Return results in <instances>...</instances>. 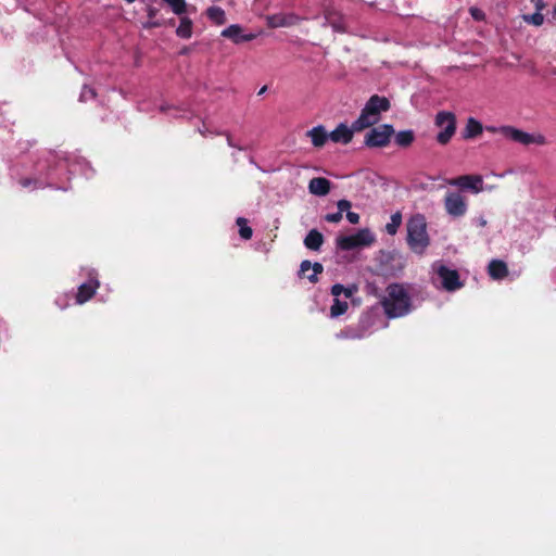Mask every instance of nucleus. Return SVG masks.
I'll list each match as a JSON object with an SVG mask.
<instances>
[{
    "label": "nucleus",
    "instance_id": "obj_1",
    "mask_svg": "<svg viewBox=\"0 0 556 556\" xmlns=\"http://www.w3.org/2000/svg\"><path fill=\"white\" fill-rule=\"evenodd\" d=\"M389 318L403 317L412 311V299L405 286L392 283L387 288V295L381 302Z\"/></svg>",
    "mask_w": 556,
    "mask_h": 556
},
{
    "label": "nucleus",
    "instance_id": "obj_2",
    "mask_svg": "<svg viewBox=\"0 0 556 556\" xmlns=\"http://www.w3.org/2000/svg\"><path fill=\"white\" fill-rule=\"evenodd\" d=\"M407 244L416 254H424L430 243L426 217L417 213L407 220Z\"/></svg>",
    "mask_w": 556,
    "mask_h": 556
},
{
    "label": "nucleus",
    "instance_id": "obj_3",
    "mask_svg": "<svg viewBox=\"0 0 556 556\" xmlns=\"http://www.w3.org/2000/svg\"><path fill=\"white\" fill-rule=\"evenodd\" d=\"M390 109V101L386 97L372 96L366 102L357 119L354 121V129H365L380 121L381 113Z\"/></svg>",
    "mask_w": 556,
    "mask_h": 556
},
{
    "label": "nucleus",
    "instance_id": "obj_4",
    "mask_svg": "<svg viewBox=\"0 0 556 556\" xmlns=\"http://www.w3.org/2000/svg\"><path fill=\"white\" fill-rule=\"evenodd\" d=\"M431 271L433 283L448 292H454L463 287L458 271L446 266L441 261L432 264Z\"/></svg>",
    "mask_w": 556,
    "mask_h": 556
},
{
    "label": "nucleus",
    "instance_id": "obj_5",
    "mask_svg": "<svg viewBox=\"0 0 556 556\" xmlns=\"http://www.w3.org/2000/svg\"><path fill=\"white\" fill-rule=\"evenodd\" d=\"M376 241V236L368 228L359 229L354 235L340 236L336 239L337 248L350 251L358 248L370 247Z\"/></svg>",
    "mask_w": 556,
    "mask_h": 556
},
{
    "label": "nucleus",
    "instance_id": "obj_6",
    "mask_svg": "<svg viewBox=\"0 0 556 556\" xmlns=\"http://www.w3.org/2000/svg\"><path fill=\"white\" fill-rule=\"evenodd\" d=\"M486 129L493 132H500L503 137L525 146L545 143V137L543 135L526 132L511 126H502L500 128L488 127Z\"/></svg>",
    "mask_w": 556,
    "mask_h": 556
},
{
    "label": "nucleus",
    "instance_id": "obj_7",
    "mask_svg": "<svg viewBox=\"0 0 556 556\" xmlns=\"http://www.w3.org/2000/svg\"><path fill=\"white\" fill-rule=\"evenodd\" d=\"M444 208L453 217H463L468 210L466 198L458 191H448L444 197Z\"/></svg>",
    "mask_w": 556,
    "mask_h": 556
},
{
    "label": "nucleus",
    "instance_id": "obj_8",
    "mask_svg": "<svg viewBox=\"0 0 556 556\" xmlns=\"http://www.w3.org/2000/svg\"><path fill=\"white\" fill-rule=\"evenodd\" d=\"M435 125L441 129L437 140L445 144L450 141L456 129L455 116L451 112H439L435 116Z\"/></svg>",
    "mask_w": 556,
    "mask_h": 556
},
{
    "label": "nucleus",
    "instance_id": "obj_9",
    "mask_svg": "<svg viewBox=\"0 0 556 556\" xmlns=\"http://www.w3.org/2000/svg\"><path fill=\"white\" fill-rule=\"evenodd\" d=\"M394 129L389 124H383L369 130L365 137V143L371 148L386 147L390 142Z\"/></svg>",
    "mask_w": 556,
    "mask_h": 556
},
{
    "label": "nucleus",
    "instance_id": "obj_10",
    "mask_svg": "<svg viewBox=\"0 0 556 556\" xmlns=\"http://www.w3.org/2000/svg\"><path fill=\"white\" fill-rule=\"evenodd\" d=\"M354 288H344L342 285H334L331 288V293L334 296L333 304L330 307V317L331 318H338L339 316L343 315L348 311V302L341 301L339 298L341 294L344 295L345 299H349L354 293Z\"/></svg>",
    "mask_w": 556,
    "mask_h": 556
},
{
    "label": "nucleus",
    "instance_id": "obj_11",
    "mask_svg": "<svg viewBox=\"0 0 556 556\" xmlns=\"http://www.w3.org/2000/svg\"><path fill=\"white\" fill-rule=\"evenodd\" d=\"M447 185L471 191L472 193H480L484 190L483 179L480 175H463L447 180Z\"/></svg>",
    "mask_w": 556,
    "mask_h": 556
},
{
    "label": "nucleus",
    "instance_id": "obj_12",
    "mask_svg": "<svg viewBox=\"0 0 556 556\" xmlns=\"http://www.w3.org/2000/svg\"><path fill=\"white\" fill-rule=\"evenodd\" d=\"M324 23L325 26H331L334 31H344V23L341 14L336 10L330 1L323 3Z\"/></svg>",
    "mask_w": 556,
    "mask_h": 556
},
{
    "label": "nucleus",
    "instance_id": "obj_13",
    "mask_svg": "<svg viewBox=\"0 0 556 556\" xmlns=\"http://www.w3.org/2000/svg\"><path fill=\"white\" fill-rule=\"evenodd\" d=\"M361 129H354V122L351 126L340 123L332 131L329 132V140L334 143L348 144L352 141L354 132Z\"/></svg>",
    "mask_w": 556,
    "mask_h": 556
},
{
    "label": "nucleus",
    "instance_id": "obj_14",
    "mask_svg": "<svg viewBox=\"0 0 556 556\" xmlns=\"http://www.w3.org/2000/svg\"><path fill=\"white\" fill-rule=\"evenodd\" d=\"M222 36L230 39L233 43H241L253 40L256 36L254 34H244L243 29L238 24H232L222 31Z\"/></svg>",
    "mask_w": 556,
    "mask_h": 556
},
{
    "label": "nucleus",
    "instance_id": "obj_15",
    "mask_svg": "<svg viewBox=\"0 0 556 556\" xmlns=\"http://www.w3.org/2000/svg\"><path fill=\"white\" fill-rule=\"evenodd\" d=\"M306 137L309 138L313 147L319 149L329 140V132L323 125H317L306 131Z\"/></svg>",
    "mask_w": 556,
    "mask_h": 556
},
{
    "label": "nucleus",
    "instance_id": "obj_16",
    "mask_svg": "<svg viewBox=\"0 0 556 556\" xmlns=\"http://www.w3.org/2000/svg\"><path fill=\"white\" fill-rule=\"evenodd\" d=\"M99 287V281L96 278H90L86 283H83L78 288L76 295V302L83 304L90 300Z\"/></svg>",
    "mask_w": 556,
    "mask_h": 556
},
{
    "label": "nucleus",
    "instance_id": "obj_17",
    "mask_svg": "<svg viewBox=\"0 0 556 556\" xmlns=\"http://www.w3.org/2000/svg\"><path fill=\"white\" fill-rule=\"evenodd\" d=\"M324 267L320 263L316 262L312 264L309 261H303L300 265L299 274L306 277L311 282L317 281V276L321 274Z\"/></svg>",
    "mask_w": 556,
    "mask_h": 556
},
{
    "label": "nucleus",
    "instance_id": "obj_18",
    "mask_svg": "<svg viewBox=\"0 0 556 556\" xmlns=\"http://www.w3.org/2000/svg\"><path fill=\"white\" fill-rule=\"evenodd\" d=\"M308 190L314 195L324 197L330 191V181L323 177L313 178L308 184Z\"/></svg>",
    "mask_w": 556,
    "mask_h": 556
},
{
    "label": "nucleus",
    "instance_id": "obj_19",
    "mask_svg": "<svg viewBox=\"0 0 556 556\" xmlns=\"http://www.w3.org/2000/svg\"><path fill=\"white\" fill-rule=\"evenodd\" d=\"M488 273L492 279L501 280L508 275L507 265L501 260H492L489 263Z\"/></svg>",
    "mask_w": 556,
    "mask_h": 556
},
{
    "label": "nucleus",
    "instance_id": "obj_20",
    "mask_svg": "<svg viewBox=\"0 0 556 556\" xmlns=\"http://www.w3.org/2000/svg\"><path fill=\"white\" fill-rule=\"evenodd\" d=\"M300 18L294 14H276L270 17V24L274 27H287L295 25Z\"/></svg>",
    "mask_w": 556,
    "mask_h": 556
},
{
    "label": "nucleus",
    "instance_id": "obj_21",
    "mask_svg": "<svg viewBox=\"0 0 556 556\" xmlns=\"http://www.w3.org/2000/svg\"><path fill=\"white\" fill-rule=\"evenodd\" d=\"M324 243L323 235L316 230L312 229L304 239V245L313 251H318Z\"/></svg>",
    "mask_w": 556,
    "mask_h": 556
},
{
    "label": "nucleus",
    "instance_id": "obj_22",
    "mask_svg": "<svg viewBox=\"0 0 556 556\" xmlns=\"http://www.w3.org/2000/svg\"><path fill=\"white\" fill-rule=\"evenodd\" d=\"M483 130L482 124L473 117L468 118L467 125L464 131L465 138H473L480 135Z\"/></svg>",
    "mask_w": 556,
    "mask_h": 556
},
{
    "label": "nucleus",
    "instance_id": "obj_23",
    "mask_svg": "<svg viewBox=\"0 0 556 556\" xmlns=\"http://www.w3.org/2000/svg\"><path fill=\"white\" fill-rule=\"evenodd\" d=\"M402 214L401 212H395L391 215L390 222L386 224V232L390 236L396 235L400 226L402 225Z\"/></svg>",
    "mask_w": 556,
    "mask_h": 556
},
{
    "label": "nucleus",
    "instance_id": "obj_24",
    "mask_svg": "<svg viewBox=\"0 0 556 556\" xmlns=\"http://www.w3.org/2000/svg\"><path fill=\"white\" fill-rule=\"evenodd\" d=\"M176 34L178 37L184 39L190 38L192 35V22L181 15L180 23L176 29Z\"/></svg>",
    "mask_w": 556,
    "mask_h": 556
},
{
    "label": "nucleus",
    "instance_id": "obj_25",
    "mask_svg": "<svg viewBox=\"0 0 556 556\" xmlns=\"http://www.w3.org/2000/svg\"><path fill=\"white\" fill-rule=\"evenodd\" d=\"M236 224L239 228V235L241 237V239L243 240H250L253 236V230L252 228L249 226V222L247 218L244 217H238L236 219Z\"/></svg>",
    "mask_w": 556,
    "mask_h": 556
},
{
    "label": "nucleus",
    "instance_id": "obj_26",
    "mask_svg": "<svg viewBox=\"0 0 556 556\" xmlns=\"http://www.w3.org/2000/svg\"><path fill=\"white\" fill-rule=\"evenodd\" d=\"M172 10V12L178 16L184 15L188 11L186 0H162Z\"/></svg>",
    "mask_w": 556,
    "mask_h": 556
},
{
    "label": "nucleus",
    "instance_id": "obj_27",
    "mask_svg": "<svg viewBox=\"0 0 556 556\" xmlns=\"http://www.w3.org/2000/svg\"><path fill=\"white\" fill-rule=\"evenodd\" d=\"M414 140V134L412 130H403L396 134L395 141L399 146H409Z\"/></svg>",
    "mask_w": 556,
    "mask_h": 556
},
{
    "label": "nucleus",
    "instance_id": "obj_28",
    "mask_svg": "<svg viewBox=\"0 0 556 556\" xmlns=\"http://www.w3.org/2000/svg\"><path fill=\"white\" fill-rule=\"evenodd\" d=\"M211 22L223 25L226 22V14L220 8L211 7Z\"/></svg>",
    "mask_w": 556,
    "mask_h": 556
},
{
    "label": "nucleus",
    "instance_id": "obj_29",
    "mask_svg": "<svg viewBox=\"0 0 556 556\" xmlns=\"http://www.w3.org/2000/svg\"><path fill=\"white\" fill-rule=\"evenodd\" d=\"M367 333L365 331H356L353 329H349L346 331H343L341 333H338V338H345V339H362L366 337Z\"/></svg>",
    "mask_w": 556,
    "mask_h": 556
},
{
    "label": "nucleus",
    "instance_id": "obj_30",
    "mask_svg": "<svg viewBox=\"0 0 556 556\" xmlns=\"http://www.w3.org/2000/svg\"><path fill=\"white\" fill-rule=\"evenodd\" d=\"M525 21L534 25V26H541L544 22V16L540 12H535L531 15H525Z\"/></svg>",
    "mask_w": 556,
    "mask_h": 556
},
{
    "label": "nucleus",
    "instance_id": "obj_31",
    "mask_svg": "<svg viewBox=\"0 0 556 556\" xmlns=\"http://www.w3.org/2000/svg\"><path fill=\"white\" fill-rule=\"evenodd\" d=\"M469 12L472 18L476 21H483L485 17L484 12L478 8L472 7L470 8Z\"/></svg>",
    "mask_w": 556,
    "mask_h": 556
},
{
    "label": "nucleus",
    "instance_id": "obj_32",
    "mask_svg": "<svg viewBox=\"0 0 556 556\" xmlns=\"http://www.w3.org/2000/svg\"><path fill=\"white\" fill-rule=\"evenodd\" d=\"M94 96H96V93H94L93 89H91L89 87H84V89L80 93V99L83 101H85V100L94 98Z\"/></svg>",
    "mask_w": 556,
    "mask_h": 556
},
{
    "label": "nucleus",
    "instance_id": "obj_33",
    "mask_svg": "<svg viewBox=\"0 0 556 556\" xmlns=\"http://www.w3.org/2000/svg\"><path fill=\"white\" fill-rule=\"evenodd\" d=\"M338 212H341V215L343 214V212H349L350 208H351V202L348 201V200H340L338 201Z\"/></svg>",
    "mask_w": 556,
    "mask_h": 556
},
{
    "label": "nucleus",
    "instance_id": "obj_34",
    "mask_svg": "<svg viewBox=\"0 0 556 556\" xmlns=\"http://www.w3.org/2000/svg\"><path fill=\"white\" fill-rule=\"evenodd\" d=\"M325 219L329 223H339L342 219L341 212L327 214Z\"/></svg>",
    "mask_w": 556,
    "mask_h": 556
},
{
    "label": "nucleus",
    "instance_id": "obj_35",
    "mask_svg": "<svg viewBox=\"0 0 556 556\" xmlns=\"http://www.w3.org/2000/svg\"><path fill=\"white\" fill-rule=\"evenodd\" d=\"M161 111L162 112H169L172 116L174 117H178L180 116V112L181 110H179L178 108H174V106H161Z\"/></svg>",
    "mask_w": 556,
    "mask_h": 556
},
{
    "label": "nucleus",
    "instance_id": "obj_36",
    "mask_svg": "<svg viewBox=\"0 0 556 556\" xmlns=\"http://www.w3.org/2000/svg\"><path fill=\"white\" fill-rule=\"evenodd\" d=\"M346 219L351 224L355 225V224H358V222H359V215L357 213H355V212L349 211L346 213Z\"/></svg>",
    "mask_w": 556,
    "mask_h": 556
},
{
    "label": "nucleus",
    "instance_id": "obj_37",
    "mask_svg": "<svg viewBox=\"0 0 556 556\" xmlns=\"http://www.w3.org/2000/svg\"><path fill=\"white\" fill-rule=\"evenodd\" d=\"M162 25H163V23H162V22L156 21V20H154V18H149V21H147L146 23H143V27H144V28H148V29H149V28H153V27H160V26H162Z\"/></svg>",
    "mask_w": 556,
    "mask_h": 556
},
{
    "label": "nucleus",
    "instance_id": "obj_38",
    "mask_svg": "<svg viewBox=\"0 0 556 556\" xmlns=\"http://www.w3.org/2000/svg\"><path fill=\"white\" fill-rule=\"evenodd\" d=\"M226 140H227V144H228L229 147H231V148H235V149H237V150H239V151H242V150H244V149H245L244 147H242V146L237 144L236 142H233L232 138H231L228 134L226 135Z\"/></svg>",
    "mask_w": 556,
    "mask_h": 556
},
{
    "label": "nucleus",
    "instance_id": "obj_39",
    "mask_svg": "<svg viewBox=\"0 0 556 556\" xmlns=\"http://www.w3.org/2000/svg\"><path fill=\"white\" fill-rule=\"evenodd\" d=\"M157 14V10L153 7L148 8V16L149 18H154Z\"/></svg>",
    "mask_w": 556,
    "mask_h": 556
},
{
    "label": "nucleus",
    "instance_id": "obj_40",
    "mask_svg": "<svg viewBox=\"0 0 556 556\" xmlns=\"http://www.w3.org/2000/svg\"><path fill=\"white\" fill-rule=\"evenodd\" d=\"M477 225L480 227H484L486 225V219L484 217H479L476 220Z\"/></svg>",
    "mask_w": 556,
    "mask_h": 556
},
{
    "label": "nucleus",
    "instance_id": "obj_41",
    "mask_svg": "<svg viewBox=\"0 0 556 556\" xmlns=\"http://www.w3.org/2000/svg\"><path fill=\"white\" fill-rule=\"evenodd\" d=\"M266 89H267V87H266V86L262 87V88L260 89V91H258V94H263V93H265V92H266Z\"/></svg>",
    "mask_w": 556,
    "mask_h": 556
},
{
    "label": "nucleus",
    "instance_id": "obj_42",
    "mask_svg": "<svg viewBox=\"0 0 556 556\" xmlns=\"http://www.w3.org/2000/svg\"><path fill=\"white\" fill-rule=\"evenodd\" d=\"M29 182H30V181H29L28 179H25V180H23V181H22V185H23L24 187H27V186L29 185Z\"/></svg>",
    "mask_w": 556,
    "mask_h": 556
},
{
    "label": "nucleus",
    "instance_id": "obj_43",
    "mask_svg": "<svg viewBox=\"0 0 556 556\" xmlns=\"http://www.w3.org/2000/svg\"><path fill=\"white\" fill-rule=\"evenodd\" d=\"M552 16L554 20H556V7L553 9Z\"/></svg>",
    "mask_w": 556,
    "mask_h": 556
},
{
    "label": "nucleus",
    "instance_id": "obj_44",
    "mask_svg": "<svg viewBox=\"0 0 556 556\" xmlns=\"http://www.w3.org/2000/svg\"><path fill=\"white\" fill-rule=\"evenodd\" d=\"M168 24H169V25H174V21H173V20H169Z\"/></svg>",
    "mask_w": 556,
    "mask_h": 556
},
{
    "label": "nucleus",
    "instance_id": "obj_45",
    "mask_svg": "<svg viewBox=\"0 0 556 556\" xmlns=\"http://www.w3.org/2000/svg\"><path fill=\"white\" fill-rule=\"evenodd\" d=\"M126 1H127V2H129V3H131V2H134L135 0H126Z\"/></svg>",
    "mask_w": 556,
    "mask_h": 556
}]
</instances>
